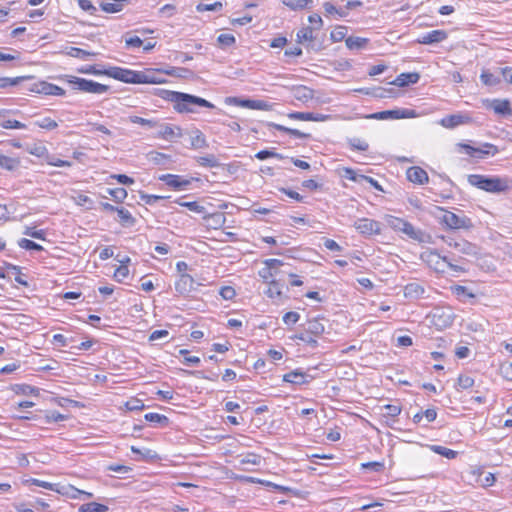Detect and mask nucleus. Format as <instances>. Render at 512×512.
Listing matches in <instances>:
<instances>
[{
  "label": "nucleus",
  "instance_id": "5",
  "mask_svg": "<svg viewBox=\"0 0 512 512\" xmlns=\"http://www.w3.org/2000/svg\"><path fill=\"white\" fill-rule=\"evenodd\" d=\"M322 321L323 317L319 316L308 319L304 331L295 334L292 336V339L302 341L311 347H316L318 345L317 339L325 332V326Z\"/></svg>",
  "mask_w": 512,
  "mask_h": 512
},
{
  "label": "nucleus",
  "instance_id": "45",
  "mask_svg": "<svg viewBox=\"0 0 512 512\" xmlns=\"http://www.w3.org/2000/svg\"><path fill=\"white\" fill-rule=\"evenodd\" d=\"M108 506L98 502H89L79 507V512H107Z\"/></svg>",
  "mask_w": 512,
  "mask_h": 512
},
{
  "label": "nucleus",
  "instance_id": "7",
  "mask_svg": "<svg viewBox=\"0 0 512 512\" xmlns=\"http://www.w3.org/2000/svg\"><path fill=\"white\" fill-rule=\"evenodd\" d=\"M59 78L84 93L104 94L110 90L108 85L74 75H62Z\"/></svg>",
  "mask_w": 512,
  "mask_h": 512
},
{
  "label": "nucleus",
  "instance_id": "49",
  "mask_svg": "<svg viewBox=\"0 0 512 512\" xmlns=\"http://www.w3.org/2000/svg\"><path fill=\"white\" fill-rule=\"evenodd\" d=\"M66 54L68 56L79 58V59H87L91 56H95V52L86 51L84 49L78 48V47H69L67 49Z\"/></svg>",
  "mask_w": 512,
  "mask_h": 512
},
{
  "label": "nucleus",
  "instance_id": "35",
  "mask_svg": "<svg viewBox=\"0 0 512 512\" xmlns=\"http://www.w3.org/2000/svg\"><path fill=\"white\" fill-rule=\"evenodd\" d=\"M283 6L291 11H303L312 8L313 0H281Z\"/></svg>",
  "mask_w": 512,
  "mask_h": 512
},
{
  "label": "nucleus",
  "instance_id": "34",
  "mask_svg": "<svg viewBox=\"0 0 512 512\" xmlns=\"http://www.w3.org/2000/svg\"><path fill=\"white\" fill-rule=\"evenodd\" d=\"M470 118L468 116L453 114L448 115L440 120V124L445 128H454L458 125L468 123Z\"/></svg>",
  "mask_w": 512,
  "mask_h": 512
},
{
  "label": "nucleus",
  "instance_id": "52",
  "mask_svg": "<svg viewBox=\"0 0 512 512\" xmlns=\"http://www.w3.org/2000/svg\"><path fill=\"white\" fill-rule=\"evenodd\" d=\"M124 408L126 411H141L145 408V405L141 399L132 397L124 403Z\"/></svg>",
  "mask_w": 512,
  "mask_h": 512
},
{
  "label": "nucleus",
  "instance_id": "23",
  "mask_svg": "<svg viewBox=\"0 0 512 512\" xmlns=\"http://www.w3.org/2000/svg\"><path fill=\"white\" fill-rule=\"evenodd\" d=\"M131 258L126 256L119 261V265L114 270L113 279L118 283H124L130 276Z\"/></svg>",
  "mask_w": 512,
  "mask_h": 512
},
{
  "label": "nucleus",
  "instance_id": "18",
  "mask_svg": "<svg viewBox=\"0 0 512 512\" xmlns=\"http://www.w3.org/2000/svg\"><path fill=\"white\" fill-rule=\"evenodd\" d=\"M168 187L175 191L186 189L192 182V178H184L176 174H164L159 177Z\"/></svg>",
  "mask_w": 512,
  "mask_h": 512
},
{
  "label": "nucleus",
  "instance_id": "29",
  "mask_svg": "<svg viewBox=\"0 0 512 512\" xmlns=\"http://www.w3.org/2000/svg\"><path fill=\"white\" fill-rule=\"evenodd\" d=\"M310 376L299 369H295L283 375V381L293 385H304L309 383Z\"/></svg>",
  "mask_w": 512,
  "mask_h": 512
},
{
  "label": "nucleus",
  "instance_id": "58",
  "mask_svg": "<svg viewBox=\"0 0 512 512\" xmlns=\"http://www.w3.org/2000/svg\"><path fill=\"white\" fill-rule=\"evenodd\" d=\"M343 173H344L343 175L345 178H347L348 180L353 181V182L364 181V178H365V175L358 174L354 169L349 168V167H344Z\"/></svg>",
  "mask_w": 512,
  "mask_h": 512
},
{
  "label": "nucleus",
  "instance_id": "1",
  "mask_svg": "<svg viewBox=\"0 0 512 512\" xmlns=\"http://www.w3.org/2000/svg\"><path fill=\"white\" fill-rule=\"evenodd\" d=\"M81 74H88L94 76H107L117 81L126 84H149V85H162L168 83L164 75L174 77H186L190 74V70L184 67H168L162 68H146L144 70H132L119 66H110L108 68H100L99 65H86L78 68Z\"/></svg>",
  "mask_w": 512,
  "mask_h": 512
},
{
  "label": "nucleus",
  "instance_id": "39",
  "mask_svg": "<svg viewBox=\"0 0 512 512\" xmlns=\"http://www.w3.org/2000/svg\"><path fill=\"white\" fill-rule=\"evenodd\" d=\"M348 28L345 25H336L330 32V40L334 43L347 39Z\"/></svg>",
  "mask_w": 512,
  "mask_h": 512
},
{
  "label": "nucleus",
  "instance_id": "60",
  "mask_svg": "<svg viewBox=\"0 0 512 512\" xmlns=\"http://www.w3.org/2000/svg\"><path fill=\"white\" fill-rule=\"evenodd\" d=\"M323 8H324L325 14L327 16H329V15H338L341 18L346 16V13L344 11H342V10L337 9L332 2H324L323 3Z\"/></svg>",
  "mask_w": 512,
  "mask_h": 512
},
{
  "label": "nucleus",
  "instance_id": "22",
  "mask_svg": "<svg viewBox=\"0 0 512 512\" xmlns=\"http://www.w3.org/2000/svg\"><path fill=\"white\" fill-rule=\"evenodd\" d=\"M267 288L264 291L266 297L271 300H281L285 297V285L279 279L272 280L265 283Z\"/></svg>",
  "mask_w": 512,
  "mask_h": 512
},
{
  "label": "nucleus",
  "instance_id": "42",
  "mask_svg": "<svg viewBox=\"0 0 512 512\" xmlns=\"http://www.w3.org/2000/svg\"><path fill=\"white\" fill-rule=\"evenodd\" d=\"M116 213L118 215L119 222L122 226L134 225L135 218L133 217L129 210H127L124 207H119Z\"/></svg>",
  "mask_w": 512,
  "mask_h": 512
},
{
  "label": "nucleus",
  "instance_id": "62",
  "mask_svg": "<svg viewBox=\"0 0 512 512\" xmlns=\"http://www.w3.org/2000/svg\"><path fill=\"white\" fill-rule=\"evenodd\" d=\"M197 162L199 163V165L204 166V167L213 168V167L218 166V160L216 159V157L214 155H207V156L199 157L197 159Z\"/></svg>",
  "mask_w": 512,
  "mask_h": 512
},
{
  "label": "nucleus",
  "instance_id": "33",
  "mask_svg": "<svg viewBox=\"0 0 512 512\" xmlns=\"http://www.w3.org/2000/svg\"><path fill=\"white\" fill-rule=\"evenodd\" d=\"M424 293L425 288L416 282L408 283L403 289L404 297L408 299H419L423 297Z\"/></svg>",
  "mask_w": 512,
  "mask_h": 512
},
{
  "label": "nucleus",
  "instance_id": "57",
  "mask_svg": "<svg viewBox=\"0 0 512 512\" xmlns=\"http://www.w3.org/2000/svg\"><path fill=\"white\" fill-rule=\"evenodd\" d=\"M361 469L382 472L385 469V463L384 461L365 462L361 464Z\"/></svg>",
  "mask_w": 512,
  "mask_h": 512
},
{
  "label": "nucleus",
  "instance_id": "11",
  "mask_svg": "<svg viewBox=\"0 0 512 512\" xmlns=\"http://www.w3.org/2000/svg\"><path fill=\"white\" fill-rule=\"evenodd\" d=\"M179 94H181V96H185V97H180L177 99V101L174 102V110L177 111L178 113L193 112L194 111L192 108L193 105H198V106L206 107V108H210V109L214 108V105L204 98L194 96L191 94H187V93H183V92H179Z\"/></svg>",
  "mask_w": 512,
  "mask_h": 512
},
{
  "label": "nucleus",
  "instance_id": "13",
  "mask_svg": "<svg viewBox=\"0 0 512 512\" xmlns=\"http://www.w3.org/2000/svg\"><path fill=\"white\" fill-rule=\"evenodd\" d=\"M262 268L258 270V276L263 283L276 280L281 272L284 262L277 258L265 259Z\"/></svg>",
  "mask_w": 512,
  "mask_h": 512
},
{
  "label": "nucleus",
  "instance_id": "9",
  "mask_svg": "<svg viewBox=\"0 0 512 512\" xmlns=\"http://www.w3.org/2000/svg\"><path fill=\"white\" fill-rule=\"evenodd\" d=\"M310 25L301 27L296 33V42L299 44L312 43L316 40L315 32L320 31L324 22L317 13H312L307 18Z\"/></svg>",
  "mask_w": 512,
  "mask_h": 512
},
{
  "label": "nucleus",
  "instance_id": "51",
  "mask_svg": "<svg viewBox=\"0 0 512 512\" xmlns=\"http://www.w3.org/2000/svg\"><path fill=\"white\" fill-rule=\"evenodd\" d=\"M348 145L351 150L365 152L369 149L367 141L360 138H351L348 140Z\"/></svg>",
  "mask_w": 512,
  "mask_h": 512
},
{
  "label": "nucleus",
  "instance_id": "36",
  "mask_svg": "<svg viewBox=\"0 0 512 512\" xmlns=\"http://www.w3.org/2000/svg\"><path fill=\"white\" fill-rule=\"evenodd\" d=\"M234 479L239 480V481L250 482V483H260L262 485H265L267 487H271L274 490H277V491H280V492H285V491L288 490L284 486H281V485H278V484H275V483H272V482H269V481H263V480H260V479L249 477V476H235Z\"/></svg>",
  "mask_w": 512,
  "mask_h": 512
},
{
  "label": "nucleus",
  "instance_id": "12",
  "mask_svg": "<svg viewBox=\"0 0 512 512\" xmlns=\"http://www.w3.org/2000/svg\"><path fill=\"white\" fill-rule=\"evenodd\" d=\"M456 146L458 151L463 152L469 157L476 159H483L488 155L494 156L499 153L498 147L492 143H484L479 148L473 147L470 144L466 143H458Z\"/></svg>",
  "mask_w": 512,
  "mask_h": 512
},
{
  "label": "nucleus",
  "instance_id": "17",
  "mask_svg": "<svg viewBox=\"0 0 512 512\" xmlns=\"http://www.w3.org/2000/svg\"><path fill=\"white\" fill-rule=\"evenodd\" d=\"M416 117V112L412 109H395V110H385L376 113H372L370 115L365 116L367 119H375V120H386V119H403V118H414Z\"/></svg>",
  "mask_w": 512,
  "mask_h": 512
},
{
  "label": "nucleus",
  "instance_id": "53",
  "mask_svg": "<svg viewBox=\"0 0 512 512\" xmlns=\"http://www.w3.org/2000/svg\"><path fill=\"white\" fill-rule=\"evenodd\" d=\"M108 194L118 203H123L128 196V192L125 188L108 189Z\"/></svg>",
  "mask_w": 512,
  "mask_h": 512
},
{
  "label": "nucleus",
  "instance_id": "64",
  "mask_svg": "<svg viewBox=\"0 0 512 512\" xmlns=\"http://www.w3.org/2000/svg\"><path fill=\"white\" fill-rule=\"evenodd\" d=\"M499 371L505 380L512 381V362L501 363Z\"/></svg>",
  "mask_w": 512,
  "mask_h": 512
},
{
  "label": "nucleus",
  "instance_id": "38",
  "mask_svg": "<svg viewBox=\"0 0 512 512\" xmlns=\"http://www.w3.org/2000/svg\"><path fill=\"white\" fill-rule=\"evenodd\" d=\"M34 125L45 131H53L59 127L58 121L49 116L36 120Z\"/></svg>",
  "mask_w": 512,
  "mask_h": 512
},
{
  "label": "nucleus",
  "instance_id": "56",
  "mask_svg": "<svg viewBox=\"0 0 512 512\" xmlns=\"http://www.w3.org/2000/svg\"><path fill=\"white\" fill-rule=\"evenodd\" d=\"M26 78L27 77H25V76H20V77H15V78L0 77V89H5L7 87L16 86Z\"/></svg>",
  "mask_w": 512,
  "mask_h": 512
},
{
  "label": "nucleus",
  "instance_id": "59",
  "mask_svg": "<svg viewBox=\"0 0 512 512\" xmlns=\"http://www.w3.org/2000/svg\"><path fill=\"white\" fill-rule=\"evenodd\" d=\"M255 157L259 160H265L268 158H276L282 160L284 156L275 152L274 150H261L255 154Z\"/></svg>",
  "mask_w": 512,
  "mask_h": 512
},
{
  "label": "nucleus",
  "instance_id": "28",
  "mask_svg": "<svg viewBox=\"0 0 512 512\" xmlns=\"http://www.w3.org/2000/svg\"><path fill=\"white\" fill-rule=\"evenodd\" d=\"M448 38V33L445 30H432L420 36L416 41L419 44L429 45L440 43Z\"/></svg>",
  "mask_w": 512,
  "mask_h": 512
},
{
  "label": "nucleus",
  "instance_id": "15",
  "mask_svg": "<svg viewBox=\"0 0 512 512\" xmlns=\"http://www.w3.org/2000/svg\"><path fill=\"white\" fill-rule=\"evenodd\" d=\"M354 228L363 236L371 237L382 232L381 223L370 218H360L354 223Z\"/></svg>",
  "mask_w": 512,
  "mask_h": 512
},
{
  "label": "nucleus",
  "instance_id": "21",
  "mask_svg": "<svg viewBox=\"0 0 512 512\" xmlns=\"http://www.w3.org/2000/svg\"><path fill=\"white\" fill-rule=\"evenodd\" d=\"M483 103L498 115L509 116L512 114L511 103L508 99L485 100Z\"/></svg>",
  "mask_w": 512,
  "mask_h": 512
},
{
  "label": "nucleus",
  "instance_id": "41",
  "mask_svg": "<svg viewBox=\"0 0 512 512\" xmlns=\"http://www.w3.org/2000/svg\"><path fill=\"white\" fill-rule=\"evenodd\" d=\"M450 290L452 294L460 301H462L464 298H475V294L462 285H452L450 286Z\"/></svg>",
  "mask_w": 512,
  "mask_h": 512
},
{
  "label": "nucleus",
  "instance_id": "55",
  "mask_svg": "<svg viewBox=\"0 0 512 512\" xmlns=\"http://www.w3.org/2000/svg\"><path fill=\"white\" fill-rule=\"evenodd\" d=\"M262 457L259 454H256L254 452H249L245 454L242 459L240 460L241 465H259L261 463Z\"/></svg>",
  "mask_w": 512,
  "mask_h": 512
},
{
  "label": "nucleus",
  "instance_id": "26",
  "mask_svg": "<svg viewBox=\"0 0 512 512\" xmlns=\"http://www.w3.org/2000/svg\"><path fill=\"white\" fill-rule=\"evenodd\" d=\"M287 116L298 121L324 122L330 119V115L312 112H291Z\"/></svg>",
  "mask_w": 512,
  "mask_h": 512
},
{
  "label": "nucleus",
  "instance_id": "30",
  "mask_svg": "<svg viewBox=\"0 0 512 512\" xmlns=\"http://www.w3.org/2000/svg\"><path fill=\"white\" fill-rule=\"evenodd\" d=\"M21 166V159L18 156L7 155L0 150V168L6 171H16Z\"/></svg>",
  "mask_w": 512,
  "mask_h": 512
},
{
  "label": "nucleus",
  "instance_id": "48",
  "mask_svg": "<svg viewBox=\"0 0 512 512\" xmlns=\"http://www.w3.org/2000/svg\"><path fill=\"white\" fill-rule=\"evenodd\" d=\"M273 128L280 131V132H283V133H286L290 136H293L295 138H300V139H304V138H308L310 135L307 134V133H303L297 129H293V128H288V127H285L283 125H280V124H272Z\"/></svg>",
  "mask_w": 512,
  "mask_h": 512
},
{
  "label": "nucleus",
  "instance_id": "43",
  "mask_svg": "<svg viewBox=\"0 0 512 512\" xmlns=\"http://www.w3.org/2000/svg\"><path fill=\"white\" fill-rule=\"evenodd\" d=\"M474 378L466 374H460L456 382V390L463 391L471 389L474 386Z\"/></svg>",
  "mask_w": 512,
  "mask_h": 512
},
{
  "label": "nucleus",
  "instance_id": "20",
  "mask_svg": "<svg viewBox=\"0 0 512 512\" xmlns=\"http://www.w3.org/2000/svg\"><path fill=\"white\" fill-rule=\"evenodd\" d=\"M406 178L415 185H426L429 182V175L420 166H411L406 170Z\"/></svg>",
  "mask_w": 512,
  "mask_h": 512
},
{
  "label": "nucleus",
  "instance_id": "24",
  "mask_svg": "<svg viewBox=\"0 0 512 512\" xmlns=\"http://www.w3.org/2000/svg\"><path fill=\"white\" fill-rule=\"evenodd\" d=\"M194 284L195 280L190 274L181 273L175 281V290L180 295H188L192 290H194Z\"/></svg>",
  "mask_w": 512,
  "mask_h": 512
},
{
  "label": "nucleus",
  "instance_id": "14",
  "mask_svg": "<svg viewBox=\"0 0 512 512\" xmlns=\"http://www.w3.org/2000/svg\"><path fill=\"white\" fill-rule=\"evenodd\" d=\"M29 92L44 96L63 97L66 95V91L62 87L45 80H40L38 82L33 83L29 87Z\"/></svg>",
  "mask_w": 512,
  "mask_h": 512
},
{
  "label": "nucleus",
  "instance_id": "16",
  "mask_svg": "<svg viewBox=\"0 0 512 512\" xmlns=\"http://www.w3.org/2000/svg\"><path fill=\"white\" fill-rule=\"evenodd\" d=\"M226 102L243 108L263 111H270L274 106V104L264 100L240 99L237 97L227 98Z\"/></svg>",
  "mask_w": 512,
  "mask_h": 512
},
{
  "label": "nucleus",
  "instance_id": "27",
  "mask_svg": "<svg viewBox=\"0 0 512 512\" xmlns=\"http://www.w3.org/2000/svg\"><path fill=\"white\" fill-rule=\"evenodd\" d=\"M454 321V315L444 310L437 309L432 314V323L439 329H445L452 325Z\"/></svg>",
  "mask_w": 512,
  "mask_h": 512
},
{
  "label": "nucleus",
  "instance_id": "25",
  "mask_svg": "<svg viewBox=\"0 0 512 512\" xmlns=\"http://www.w3.org/2000/svg\"><path fill=\"white\" fill-rule=\"evenodd\" d=\"M58 494L65 496L67 498H70V499H81V498H92L93 497V493L78 489L71 484L60 485Z\"/></svg>",
  "mask_w": 512,
  "mask_h": 512
},
{
  "label": "nucleus",
  "instance_id": "46",
  "mask_svg": "<svg viewBox=\"0 0 512 512\" xmlns=\"http://www.w3.org/2000/svg\"><path fill=\"white\" fill-rule=\"evenodd\" d=\"M368 42L369 39L367 38L350 36L347 37L345 44L347 48L353 50L364 48L368 44Z\"/></svg>",
  "mask_w": 512,
  "mask_h": 512
},
{
  "label": "nucleus",
  "instance_id": "37",
  "mask_svg": "<svg viewBox=\"0 0 512 512\" xmlns=\"http://www.w3.org/2000/svg\"><path fill=\"white\" fill-rule=\"evenodd\" d=\"M131 451L135 454H138L140 456L141 460L144 461H159L161 460V457L157 454L156 451L152 449H139L135 446H131Z\"/></svg>",
  "mask_w": 512,
  "mask_h": 512
},
{
  "label": "nucleus",
  "instance_id": "54",
  "mask_svg": "<svg viewBox=\"0 0 512 512\" xmlns=\"http://www.w3.org/2000/svg\"><path fill=\"white\" fill-rule=\"evenodd\" d=\"M0 127L3 129H26V124L15 120V119H5L0 122Z\"/></svg>",
  "mask_w": 512,
  "mask_h": 512
},
{
  "label": "nucleus",
  "instance_id": "4",
  "mask_svg": "<svg viewBox=\"0 0 512 512\" xmlns=\"http://www.w3.org/2000/svg\"><path fill=\"white\" fill-rule=\"evenodd\" d=\"M436 210L441 213L439 223L446 230L469 231L474 227L472 219L461 210L455 213L442 206H437Z\"/></svg>",
  "mask_w": 512,
  "mask_h": 512
},
{
  "label": "nucleus",
  "instance_id": "19",
  "mask_svg": "<svg viewBox=\"0 0 512 512\" xmlns=\"http://www.w3.org/2000/svg\"><path fill=\"white\" fill-rule=\"evenodd\" d=\"M9 390L14 396L28 397V398H39L40 389L36 386H32L26 383L12 384L9 386Z\"/></svg>",
  "mask_w": 512,
  "mask_h": 512
},
{
  "label": "nucleus",
  "instance_id": "61",
  "mask_svg": "<svg viewBox=\"0 0 512 512\" xmlns=\"http://www.w3.org/2000/svg\"><path fill=\"white\" fill-rule=\"evenodd\" d=\"M217 42L219 43V45L221 47H230L235 44L236 39H235L234 35L225 33V34H220L217 37Z\"/></svg>",
  "mask_w": 512,
  "mask_h": 512
},
{
  "label": "nucleus",
  "instance_id": "2",
  "mask_svg": "<svg viewBox=\"0 0 512 512\" xmlns=\"http://www.w3.org/2000/svg\"><path fill=\"white\" fill-rule=\"evenodd\" d=\"M448 247L454 249L462 256L451 258L442 255L435 248H428L420 254L422 262L437 275L450 274L457 277L468 272L465 256H477V246L465 238H449L445 240Z\"/></svg>",
  "mask_w": 512,
  "mask_h": 512
},
{
  "label": "nucleus",
  "instance_id": "63",
  "mask_svg": "<svg viewBox=\"0 0 512 512\" xmlns=\"http://www.w3.org/2000/svg\"><path fill=\"white\" fill-rule=\"evenodd\" d=\"M219 294L224 300H233L237 293L234 287L232 286H222L219 290Z\"/></svg>",
  "mask_w": 512,
  "mask_h": 512
},
{
  "label": "nucleus",
  "instance_id": "6",
  "mask_svg": "<svg viewBox=\"0 0 512 512\" xmlns=\"http://www.w3.org/2000/svg\"><path fill=\"white\" fill-rule=\"evenodd\" d=\"M59 78L84 93L104 94L110 90L108 85L74 75H62Z\"/></svg>",
  "mask_w": 512,
  "mask_h": 512
},
{
  "label": "nucleus",
  "instance_id": "47",
  "mask_svg": "<svg viewBox=\"0 0 512 512\" xmlns=\"http://www.w3.org/2000/svg\"><path fill=\"white\" fill-rule=\"evenodd\" d=\"M431 451L434 453L441 455L447 459H455L458 455V452L455 450H452L450 448L441 446V445H432L430 447Z\"/></svg>",
  "mask_w": 512,
  "mask_h": 512
},
{
  "label": "nucleus",
  "instance_id": "50",
  "mask_svg": "<svg viewBox=\"0 0 512 512\" xmlns=\"http://www.w3.org/2000/svg\"><path fill=\"white\" fill-rule=\"evenodd\" d=\"M480 80L485 86H495L500 83V79L489 70L481 72Z\"/></svg>",
  "mask_w": 512,
  "mask_h": 512
},
{
  "label": "nucleus",
  "instance_id": "10",
  "mask_svg": "<svg viewBox=\"0 0 512 512\" xmlns=\"http://www.w3.org/2000/svg\"><path fill=\"white\" fill-rule=\"evenodd\" d=\"M27 152L32 156L44 159L48 165L53 167L68 168L72 166V161L50 155L47 147L40 142L30 145L27 148Z\"/></svg>",
  "mask_w": 512,
  "mask_h": 512
},
{
  "label": "nucleus",
  "instance_id": "44",
  "mask_svg": "<svg viewBox=\"0 0 512 512\" xmlns=\"http://www.w3.org/2000/svg\"><path fill=\"white\" fill-rule=\"evenodd\" d=\"M154 94L165 101L172 102L173 104L178 98L182 97L179 92L167 89H156Z\"/></svg>",
  "mask_w": 512,
  "mask_h": 512
},
{
  "label": "nucleus",
  "instance_id": "32",
  "mask_svg": "<svg viewBox=\"0 0 512 512\" xmlns=\"http://www.w3.org/2000/svg\"><path fill=\"white\" fill-rule=\"evenodd\" d=\"M420 75L417 72H408L399 74L391 84L398 87H405L409 84H415L419 81Z\"/></svg>",
  "mask_w": 512,
  "mask_h": 512
},
{
  "label": "nucleus",
  "instance_id": "31",
  "mask_svg": "<svg viewBox=\"0 0 512 512\" xmlns=\"http://www.w3.org/2000/svg\"><path fill=\"white\" fill-rule=\"evenodd\" d=\"M203 220L205 222V226L208 229H219L221 228L226 221L225 213L223 212H214L211 214H207L203 217Z\"/></svg>",
  "mask_w": 512,
  "mask_h": 512
},
{
  "label": "nucleus",
  "instance_id": "3",
  "mask_svg": "<svg viewBox=\"0 0 512 512\" xmlns=\"http://www.w3.org/2000/svg\"><path fill=\"white\" fill-rule=\"evenodd\" d=\"M467 182L487 193H504L512 188V180L500 176L470 174L467 176Z\"/></svg>",
  "mask_w": 512,
  "mask_h": 512
},
{
  "label": "nucleus",
  "instance_id": "40",
  "mask_svg": "<svg viewBox=\"0 0 512 512\" xmlns=\"http://www.w3.org/2000/svg\"><path fill=\"white\" fill-rule=\"evenodd\" d=\"M71 199L76 205L83 206L88 209H91L94 204L93 200L88 195L80 191H75L71 196Z\"/></svg>",
  "mask_w": 512,
  "mask_h": 512
},
{
  "label": "nucleus",
  "instance_id": "8",
  "mask_svg": "<svg viewBox=\"0 0 512 512\" xmlns=\"http://www.w3.org/2000/svg\"><path fill=\"white\" fill-rule=\"evenodd\" d=\"M385 221L387 225L395 232H401L406 235L408 238L422 242L424 237V232L418 228H416L412 223L407 220L394 216V215H386Z\"/></svg>",
  "mask_w": 512,
  "mask_h": 512
}]
</instances>
